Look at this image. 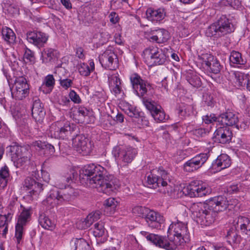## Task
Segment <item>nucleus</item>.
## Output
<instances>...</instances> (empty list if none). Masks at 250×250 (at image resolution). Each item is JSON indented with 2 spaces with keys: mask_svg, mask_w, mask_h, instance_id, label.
<instances>
[{
  "mask_svg": "<svg viewBox=\"0 0 250 250\" xmlns=\"http://www.w3.org/2000/svg\"><path fill=\"white\" fill-rule=\"evenodd\" d=\"M105 169L99 165L91 164L84 166L80 171V178L99 192L110 194L118 188V180L112 175L104 178Z\"/></svg>",
  "mask_w": 250,
  "mask_h": 250,
  "instance_id": "obj_1",
  "label": "nucleus"
},
{
  "mask_svg": "<svg viewBox=\"0 0 250 250\" xmlns=\"http://www.w3.org/2000/svg\"><path fill=\"white\" fill-rule=\"evenodd\" d=\"M169 181L168 173L162 167L153 170L147 177V183L149 188L156 189L163 193L171 191V187L167 184Z\"/></svg>",
  "mask_w": 250,
  "mask_h": 250,
  "instance_id": "obj_2",
  "label": "nucleus"
},
{
  "mask_svg": "<svg viewBox=\"0 0 250 250\" xmlns=\"http://www.w3.org/2000/svg\"><path fill=\"white\" fill-rule=\"evenodd\" d=\"M193 217L197 223L208 226L215 221L217 212L206 203H194L191 208Z\"/></svg>",
  "mask_w": 250,
  "mask_h": 250,
  "instance_id": "obj_3",
  "label": "nucleus"
},
{
  "mask_svg": "<svg viewBox=\"0 0 250 250\" xmlns=\"http://www.w3.org/2000/svg\"><path fill=\"white\" fill-rule=\"evenodd\" d=\"M234 29L231 20L222 15L208 28L206 34L208 37L218 38L231 33Z\"/></svg>",
  "mask_w": 250,
  "mask_h": 250,
  "instance_id": "obj_4",
  "label": "nucleus"
},
{
  "mask_svg": "<svg viewBox=\"0 0 250 250\" xmlns=\"http://www.w3.org/2000/svg\"><path fill=\"white\" fill-rule=\"evenodd\" d=\"M167 233V236L170 241L174 242L177 247L189 240L187 223L178 220L170 225Z\"/></svg>",
  "mask_w": 250,
  "mask_h": 250,
  "instance_id": "obj_5",
  "label": "nucleus"
},
{
  "mask_svg": "<svg viewBox=\"0 0 250 250\" xmlns=\"http://www.w3.org/2000/svg\"><path fill=\"white\" fill-rule=\"evenodd\" d=\"M75 189L68 187L64 189L59 191L52 189L49 192L45 200L42 203L44 205L54 206V204H59L64 201H68L75 196Z\"/></svg>",
  "mask_w": 250,
  "mask_h": 250,
  "instance_id": "obj_6",
  "label": "nucleus"
},
{
  "mask_svg": "<svg viewBox=\"0 0 250 250\" xmlns=\"http://www.w3.org/2000/svg\"><path fill=\"white\" fill-rule=\"evenodd\" d=\"M75 127V125L68 122H57L51 125L49 133L52 138L65 139L71 135Z\"/></svg>",
  "mask_w": 250,
  "mask_h": 250,
  "instance_id": "obj_7",
  "label": "nucleus"
},
{
  "mask_svg": "<svg viewBox=\"0 0 250 250\" xmlns=\"http://www.w3.org/2000/svg\"><path fill=\"white\" fill-rule=\"evenodd\" d=\"M145 62L148 66L162 65L165 63L167 56L162 50L156 46H150L143 52Z\"/></svg>",
  "mask_w": 250,
  "mask_h": 250,
  "instance_id": "obj_8",
  "label": "nucleus"
},
{
  "mask_svg": "<svg viewBox=\"0 0 250 250\" xmlns=\"http://www.w3.org/2000/svg\"><path fill=\"white\" fill-rule=\"evenodd\" d=\"M198 60L202 67L208 72L217 74L222 69L219 61L210 54H201L198 56Z\"/></svg>",
  "mask_w": 250,
  "mask_h": 250,
  "instance_id": "obj_9",
  "label": "nucleus"
},
{
  "mask_svg": "<svg viewBox=\"0 0 250 250\" xmlns=\"http://www.w3.org/2000/svg\"><path fill=\"white\" fill-rule=\"evenodd\" d=\"M112 153L115 158H118L126 165L133 161L137 151L135 148L130 146H117L113 148Z\"/></svg>",
  "mask_w": 250,
  "mask_h": 250,
  "instance_id": "obj_10",
  "label": "nucleus"
},
{
  "mask_svg": "<svg viewBox=\"0 0 250 250\" xmlns=\"http://www.w3.org/2000/svg\"><path fill=\"white\" fill-rule=\"evenodd\" d=\"M12 159L17 167H22L29 160L30 152L27 147L18 145L11 146Z\"/></svg>",
  "mask_w": 250,
  "mask_h": 250,
  "instance_id": "obj_11",
  "label": "nucleus"
},
{
  "mask_svg": "<svg viewBox=\"0 0 250 250\" xmlns=\"http://www.w3.org/2000/svg\"><path fill=\"white\" fill-rule=\"evenodd\" d=\"M183 193L190 197H202L210 192V188L200 181H192L188 185L185 187Z\"/></svg>",
  "mask_w": 250,
  "mask_h": 250,
  "instance_id": "obj_12",
  "label": "nucleus"
},
{
  "mask_svg": "<svg viewBox=\"0 0 250 250\" xmlns=\"http://www.w3.org/2000/svg\"><path fill=\"white\" fill-rule=\"evenodd\" d=\"M72 145L78 153L83 155H88L93 149V144L91 142L82 134L76 135L73 138Z\"/></svg>",
  "mask_w": 250,
  "mask_h": 250,
  "instance_id": "obj_13",
  "label": "nucleus"
},
{
  "mask_svg": "<svg viewBox=\"0 0 250 250\" xmlns=\"http://www.w3.org/2000/svg\"><path fill=\"white\" fill-rule=\"evenodd\" d=\"M236 202L237 200L235 199L229 201L226 197L218 196L209 199L206 204L218 213L224 211L227 208L231 209L233 207V203Z\"/></svg>",
  "mask_w": 250,
  "mask_h": 250,
  "instance_id": "obj_14",
  "label": "nucleus"
},
{
  "mask_svg": "<svg viewBox=\"0 0 250 250\" xmlns=\"http://www.w3.org/2000/svg\"><path fill=\"white\" fill-rule=\"evenodd\" d=\"M14 85L15 88L12 91V96L13 98L17 100H21L28 96L29 86L24 77L16 78Z\"/></svg>",
  "mask_w": 250,
  "mask_h": 250,
  "instance_id": "obj_15",
  "label": "nucleus"
},
{
  "mask_svg": "<svg viewBox=\"0 0 250 250\" xmlns=\"http://www.w3.org/2000/svg\"><path fill=\"white\" fill-rule=\"evenodd\" d=\"M99 61L103 67L110 70H115L118 66L117 55L111 48H108L99 56Z\"/></svg>",
  "mask_w": 250,
  "mask_h": 250,
  "instance_id": "obj_16",
  "label": "nucleus"
},
{
  "mask_svg": "<svg viewBox=\"0 0 250 250\" xmlns=\"http://www.w3.org/2000/svg\"><path fill=\"white\" fill-rule=\"evenodd\" d=\"M143 102L146 108L157 122H165L167 120L166 115L162 107L154 101L143 98Z\"/></svg>",
  "mask_w": 250,
  "mask_h": 250,
  "instance_id": "obj_17",
  "label": "nucleus"
},
{
  "mask_svg": "<svg viewBox=\"0 0 250 250\" xmlns=\"http://www.w3.org/2000/svg\"><path fill=\"white\" fill-rule=\"evenodd\" d=\"M130 80L134 93L139 97H143L150 87L149 83L142 79L137 73L132 74L130 77Z\"/></svg>",
  "mask_w": 250,
  "mask_h": 250,
  "instance_id": "obj_18",
  "label": "nucleus"
},
{
  "mask_svg": "<svg viewBox=\"0 0 250 250\" xmlns=\"http://www.w3.org/2000/svg\"><path fill=\"white\" fill-rule=\"evenodd\" d=\"M146 239L157 247L165 249L167 250H174L177 246L174 242L167 240L165 236L150 233L147 235Z\"/></svg>",
  "mask_w": 250,
  "mask_h": 250,
  "instance_id": "obj_19",
  "label": "nucleus"
},
{
  "mask_svg": "<svg viewBox=\"0 0 250 250\" xmlns=\"http://www.w3.org/2000/svg\"><path fill=\"white\" fill-rule=\"evenodd\" d=\"M207 153H200L186 162L184 169L187 172H192L200 168L208 159Z\"/></svg>",
  "mask_w": 250,
  "mask_h": 250,
  "instance_id": "obj_20",
  "label": "nucleus"
},
{
  "mask_svg": "<svg viewBox=\"0 0 250 250\" xmlns=\"http://www.w3.org/2000/svg\"><path fill=\"white\" fill-rule=\"evenodd\" d=\"M48 39V36L41 31L29 32L27 33L28 41L39 48L44 46Z\"/></svg>",
  "mask_w": 250,
  "mask_h": 250,
  "instance_id": "obj_21",
  "label": "nucleus"
},
{
  "mask_svg": "<svg viewBox=\"0 0 250 250\" xmlns=\"http://www.w3.org/2000/svg\"><path fill=\"white\" fill-rule=\"evenodd\" d=\"M145 218L149 227L157 229H161L165 221L163 216L149 209Z\"/></svg>",
  "mask_w": 250,
  "mask_h": 250,
  "instance_id": "obj_22",
  "label": "nucleus"
},
{
  "mask_svg": "<svg viewBox=\"0 0 250 250\" xmlns=\"http://www.w3.org/2000/svg\"><path fill=\"white\" fill-rule=\"evenodd\" d=\"M45 115V111L41 100L38 98L33 99L32 107V116L35 121L41 123L43 122Z\"/></svg>",
  "mask_w": 250,
  "mask_h": 250,
  "instance_id": "obj_23",
  "label": "nucleus"
},
{
  "mask_svg": "<svg viewBox=\"0 0 250 250\" xmlns=\"http://www.w3.org/2000/svg\"><path fill=\"white\" fill-rule=\"evenodd\" d=\"M230 165V157L226 154H222L213 161L210 169L213 170V172H216L229 167Z\"/></svg>",
  "mask_w": 250,
  "mask_h": 250,
  "instance_id": "obj_24",
  "label": "nucleus"
},
{
  "mask_svg": "<svg viewBox=\"0 0 250 250\" xmlns=\"http://www.w3.org/2000/svg\"><path fill=\"white\" fill-rule=\"evenodd\" d=\"M23 187L26 188V190H29L28 193L31 196L39 195L43 190L42 184L29 177L25 179Z\"/></svg>",
  "mask_w": 250,
  "mask_h": 250,
  "instance_id": "obj_25",
  "label": "nucleus"
},
{
  "mask_svg": "<svg viewBox=\"0 0 250 250\" xmlns=\"http://www.w3.org/2000/svg\"><path fill=\"white\" fill-rule=\"evenodd\" d=\"M168 31L164 28H159L150 32L149 39L155 42L161 44L165 43L170 39Z\"/></svg>",
  "mask_w": 250,
  "mask_h": 250,
  "instance_id": "obj_26",
  "label": "nucleus"
},
{
  "mask_svg": "<svg viewBox=\"0 0 250 250\" xmlns=\"http://www.w3.org/2000/svg\"><path fill=\"white\" fill-rule=\"evenodd\" d=\"M166 11L164 8H154L149 7L146 12V19L152 22H157L163 20L166 16Z\"/></svg>",
  "mask_w": 250,
  "mask_h": 250,
  "instance_id": "obj_27",
  "label": "nucleus"
},
{
  "mask_svg": "<svg viewBox=\"0 0 250 250\" xmlns=\"http://www.w3.org/2000/svg\"><path fill=\"white\" fill-rule=\"evenodd\" d=\"M214 135L215 139L220 143L226 144L230 141L232 133L229 127L222 126L216 130Z\"/></svg>",
  "mask_w": 250,
  "mask_h": 250,
  "instance_id": "obj_28",
  "label": "nucleus"
},
{
  "mask_svg": "<svg viewBox=\"0 0 250 250\" xmlns=\"http://www.w3.org/2000/svg\"><path fill=\"white\" fill-rule=\"evenodd\" d=\"M218 121L227 126L235 125L238 121L237 116L232 112H226L221 114Z\"/></svg>",
  "mask_w": 250,
  "mask_h": 250,
  "instance_id": "obj_29",
  "label": "nucleus"
},
{
  "mask_svg": "<svg viewBox=\"0 0 250 250\" xmlns=\"http://www.w3.org/2000/svg\"><path fill=\"white\" fill-rule=\"evenodd\" d=\"M72 250H91L88 242L83 238H73L70 242Z\"/></svg>",
  "mask_w": 250,
  "mask_h": 250,
  "instance_id": "obj_30",
  "label": "nucleus"
},
{
  "mask_svg": "<svg viewBox=\"0 0 250 250\" xmlns=\"http://www.w3.org/2000/svg\"><path fill=\"white\" fill-rule=\"evenodd\" d=\"M59 53L57 50L47 48L42 52V62L45 63L56 61L59 57Z\"/></svg>",
  "mask_w": 250,
  "mask_h": 250,
  "instance_id": "obj_31",
  "label": "nucleus"
},
{
  "mask_svg": "<svg viewBox=\"0 0 250 250\" xmlns=\"http://www.w3.org/2000/svg\"><path fill=\"white\" fill-rule=\"evenodd\" d=\"M237 227L240 228L243 234L248 236H250V220L247 217L239 216L236 222Z\"/></svg>",
  "mask_w": 250,
  "mask_h": 250,
  "instance_id": "obj_32",
  "label": "nucleus"
},
{
  "mask_svg": "<svg viewBox=\"0 0 250 250\" xmlns=\"http://www.w3.org/2000/svg\"><path fill=\"white\" fill-rule=\"evenodd\" d=\"M55 85V80L52 75L46 76L40 87V90L45 94L50 93Z\"/></svg>",
  "mask_w": 250,
  "mask_h": 250,
  "instance_id": "obj_33",
  "label": "nucleus"
},
{
  "mask_svg": "<svg viewBox=\"0 0 250 250\" xmlns=\"http://www.w3.org/2000/svg\"><path fill=\"white\" fill-rule=\"evenodd\" d=\"M101 213L99 211H96L89 213L82 223L81 229H86L89 228L93 222L97 221L100 218ZM80 228V227H79Z\"/></svg>",
  "mask_w": 250,
  "mask_h": 250,
  "instance_id": "obj_34",
  "label": "nucleus"
},
{
  "mask_svg": "<svg viewBox=\"0 0 250 250\" xmlns=\"http://www.w3.org/2000/svg\"><path fill=\"white\" fill-rule=\"evenodd\" d=\"M39 223L44 229L52 230L55 228L56 225L47 216L42 214L39 217Z\"/></svg>",
  "mask_w": 250,
  "mask_h": 250,
  "instance_id": "obj_35",
  "label": "nucleus"
},
{
  "mask_svg": "<svg viewBox=\"0 0 250 250\" xmlns=\"http://www.w3.org/2000/svg\"><path fill=\"white\" fill-rule=\"evenodd\" d=\"M95 64L93 61L90 60L89 65L83 63L81 64L79 67L78 70L80 74L83 76H87L90 73L94 70Z\"/></svg>",
  "mask_w": 250,
  "mask_h": 250,
  "instance_id": "obj_36",
  "label": "nucleus"
},
{
  "mask_svg": "<svg viewBox=\"0 0 250 250\" xmlns=\"http://www.w3.org/2000/svg\"><path fill=\"white\" fill-rule=\"evenodd\" d=\"M1 34L4 40L7 43L11 44L15 42L16 35L13 30L7 27L2 28Z\"/></svg>",
  "mask_w": 250,
  "mask_h": 250,
  "instance_id": "obj_37",
  "label": "nucleus"
},
{
  "mask_svg": "<svg viewBox=\"0 0 250 250\" xmlns=\"http://www.w3.org/2000/svg\"><path fill=\"white\" fill-rule=\"evenodd\" d=\"M9 175L8 167L6 166L2 167L0 170V188H4L6 186Z\"/></svg>",
  "mask_w": 250,
  "mask_h": 250,
  "instance_id": "obj_38",
  "label": "nucleus"
},
{
  "mask_svg": "<svg viewBox=\"0 0 250 250\" xmlns=\"http://www.w3.org/2000/svg\"><path fill=\"white\" fill-rule=\"evenodd\" d=\"M31 210V208L30 207L28 208H23L18 219L17 224L22 226L25 225L30 219Z\"/></svg>",
  "mask_w": 250,
  "mask_h": 250,
  "instance_id": "obj_39",
  "label": "nucleus"
},
{
  "mask_svg": "<svg viewBox=\"0 0 250 250\" xmlns=\"http://www.w3.org/2000/svg\"><path fill=\"white\" fill-rule=\"evenodd\" d=\"M229 59L231 64L243 65L246 62L242 58L241 54L235 51H233L231 52Z\"/></svg>",
  "mask_w": 250,
  "mask_h": 250,
  "instance_id": "obj_40",
  "label": "nucleus"
},
{
  "mask_svg": "<svg viewBox=\"0 0 250 250\" xmlns=\"http://www.w3.org/2000/svg\"><path fill=\"white\" fill-rule=\"evenodd\" d=\"M104 232L105 229L103 222H99L94 224L93 233L96 237H102L104 234Z\"/></svg>",
  "mask_w": 250,
  "mask_h": 250,
  "instance_id": "obj_41",
  "label": "nucleus"
},
{
  "mask_svg": "<svg viewBox=\"0 0 250 250\" xmlns=\"http://www.w3.org/2000/svg\"><path fill=\"white\" fill-rule=\"evenodd\" d=\"M107 78L109 87L122 82L117 72L109 73L107 74Z\"/></svg>",
  "mask_w": 250,
  "mask_h": 250,
  "instance_id": "obj_42",
  "label": "nucleus"
},
{
  "mask_svg": "<svg viewBox=\"0 0 250 250\" xmlns=\"http://www.w3.org/2000/svg\"><path fill=\"white\" fill-rule=\"evenodd\" d=\"M148 208L142 206H136L132 209L134 214L140 217L145 218Z\"/></svg>",
  "mask_w": 250,
  "mask_h": 250,
  "instance_id": "obj_43",
  "label": "nucleus"
},
{
  "mask_svg": "<svg viewBox=\"0 0 250 250\" xmlns=\"http://www.w3.org/2000/svg\"><path fill=\"white\" fill-rule=\"evenodd\" d=\"M226 237L228 241L231 243H235L237 241L238 235L235 228H231L227 232Z\"/></svg>",
  "mask_w": 250,
  "mask_h": 250,
  "instance_id": "obj_44",
  "label": "nucleus"
},
{
  "mask_svg": "<svg viewBox=\"0 0 250 250\" xmlns=\"http://www.w3.org/2000/svg\"><path fill=\"white\" fill-rule=\"evenodd\" d=\"M202 103L208 106H213L214 101L211 94L208 92L204 93L203 95Z\"/></svg>",
  "mask_w": 250,
  "mask_h": 250,
  "instance_id": "obj_45",
  "label": "nucleus"
},
{
  "mask_svg": "<svg viewBox=\"0 0 250 250\" xmlns=\"http://www.w3.org/2000/svg\"><path fill=\"white\" fill-rule=\"evenodd\" d=\"M235 76L240 86L244 85L248 83L249 78H247V76L245 74L237 72L235 73Z\"/></svg>",
  "mask_w": 250,
  "mask_h": 250,
  "instance_id": "obj_46",
  "label": "nucleus"
},
{
  "mask_svg": "<svg viewBox=\"0 0 250 250\" xmlns=\"http://www.w3.org/2000/svg\"><path fill=\"white\" fill-rule=\"evenodd\" d=\"M191 133L195 136L200 138L205 137L209 133V131L208 129L204 128H199L193 129L191 131Z\"/></svg>",
  "mask_w": 250,
  "mask_h": 250,
  "instance_id": "obj_47",
  "label": "nucleus"
},
{
  "mask_svg": "<svg viewBox=\"0 0 250 250\" xmlns=\"http://www.w3.org/2000/svg\"><path fill=\"white\" fill-rule=\"evenodd\" d=\"M23 226L17 224L15 230V237L19 244L22 238Z\"/></svg>",
  "mask_w": 250,
  "mask_h": 250,
  "instance_id": "obj_48",
  "label": "nucleus"
},
{
  "mask_svg": "<svg viewBox=\"0 0 250 250\" xmlns=\"http://www.w3.org/2000/svg\"><path fill=\"white\" fill-rule=\"evenodd\" d=\"M111 92L116 96L123 92L122 86V82L115 84L113 85L109 86Z\"/></svg>",
  "mask_w": 250,
  "mask_h": 250,
  "instance_id": "obj_49",
  "label": "nucleus"
},
{
  "mask_svg": "<svg viewBox=\"0 0 250 250\" xmlns=\"http://www.w3.org/2000/svg\"><path fill=\"white\" fill-rule=\"evenodd\" d=\"M189 83L194 87H199L201 85L200 78L196 75H192L191 78L188 79Z\"/></svg>",
  "mask_w": 250,
  "mask_h": 250,
  "instance_id": "obj_50",
  "label": "nucleus"
},
{
  "mask_svg": "<svg viewBox=\"0 0 250 250\" xmlns=\"http://www.w3.org/2000/svg\"><path fill=\"white\" fill-rule=\"evenodd\" d=\"M125 113L131 117L137 118L140 116V113L131 105H129L126 109Z\"/></svg>",
  "mask_w": 250,
  "mask_h": 250,
  "instance_id": "obj_51",
  "label": "nucleus"
},
{
  "mask_svg": "<svg viewBox=\"0 0 250 250\" xmlns=\"http://www.w3.org/2000/svg\"><path fill=\"white\" fill-rule=\"evenodd\" d=\"M78 174L75 173L74 170L71 171V174L69 176H62V180H65V182L69 184L73 183L76 179Z\"/></svg>",
  "mask_w": 250,
  "mask_h": 250,
  "instance_id": "obj_52",
  "label": "nucleus"
},
{
  "mask_svg": "<svg viewBox=\"0 0 250 250\" xmlns=\"http://www.w3.org/2000/svg\"><path fill=\"white\" fill-rule=\"evenodd\" d=\"M117 203V201L114 198H109L105 201L104 205L107 209L110 208L114 210L116 207Z\"/></svg>",
  "mask_w": 250,
  "mask_h": 250,
  "instance_id": "obj_53",
  "label": "nucleus"
},
{
  "mask_svg": "<svg viewBox=\"0 0 250 250\" xmlns=\"http://www.w3.org/2000/svg\"><path fill=\"white\" fill-rule=\"evenodd\" d=\"M223 3L226 5H229L234 9H237L241 5V2L239 0H225Z\"/></svg>",
  "mask_w": 250,
  "mask_h": 250,
  "instance_id": "obj_54",
  "label": "nucleus"
},
{
  "mask_svg": "<svg viewBox=\"0 0 250 250\" xmlns=\"http://www.w3.org/2000/svg\"><path fill=\"white\" fill-rule=\"evenodd\" d=\"M218 118L214 114L207 115L203 117V120L205 124H209L216 122Z\"/></svg>",
  "mask_w": 250,
  "mask_h": 250,
  "instance_id": "obj_55",
  "label": "nucleus"
},
{
  "mask_svg": "<svg viewBox=\"0 0 250 250\" xmlns=\"http://www.w3.org/2000/svg\"><path fill=\"white\" fill-rule=\"evenodd\" d=\"M61 85L65 89L70 87L72 84V81L69 79H59Z\"/></svg>",
  "mask_w": 250,
  "mask_h": 250,
  "instance_id": "obj_56",
  "label": "nucleus"
},
{
  "mask_svg": "<svg viewBox=\"0 0 250 250\" xmlns=\"http://www.w3.org/2000/svg\"><path fill=\"white\" fill-rule=\"evenodd\" d=\"M250 126V121L248 119L243 120V121L240 122L239 125H236V126L242 130H245L249 128Z\"/></svg>",
  "mask_w": 250,
  "mask_h": 250,
  "instance_id": "obj_57",
  "label": "nucleus"
},
{
  "mask_svg": "<svg viewBox=\"0 0 250 250\" xmlns=\"http://www.w3.org/2000/svg\"><path fill=\"white\" fill-rule=\"evenodd\" d=\"M55 74L58 75L59 79L65 78V74L66 73V70L62 67H57L55 70Z\"/></svg>",
  "mask_w": 250,
  "mask_h": 250,
  "instance_id": "obj_58",
  "label": "nucleus"
},
{
  "mask_svg": "<svg viewBox=\"0 0 250 250\" xmlns=\"http://www.w3.org/2000/svg\"><path fill=\"white\" fill-rule=\"evenodd\" d=\"M69 96L71 101L75 103L79 104L81 102L79 96L74 90L70 91Z\"/></svg>",
  "mask_w": 250,
  "mask_h": 250,
  "instance_id": "obj_59",
  "label": "nucleus"
},
{
  "mask_svg": "<svg viewBox=\"0 0 250 250\" xmlns=\"http://www.w3.org/2000/svg\"><path fill=\"white\" fill-rule=\"evenodd\" d=\"M109 21L112 24H116L119 21L118 15L115 12H112L109 15Z\"/></svg>",
  "mask_w": 250,
  "mask_h": 250,
  "instance_id": "obj_60",
  "label": "nucleus"
},
{
  "mask_svg": "<svg viewBox=\"0 0 250 250\" xmlns=\"http://www.w3.org/2000/svg\"><path fill=\"white\" fill-rule=\"evenodd\" d=\"M43 149H44L46 153H48L50 155H52L55 152L54 147L49 144H45Z\"/></svg>",
  "mask_w": 250,
  "mask_h": 250,
  "instance_id": "obj_61",
  "label": "nucleus"
},
{
  "mask_svg": "<svg viewBox=\"0 0 250 250\" xmlns=\"http://www.w3.org/2000/svg\"><path fill=\"white\" fill-rule=\"evenodd\" d=\"M24 58L30 61H32L34 60V53L31 50L26 48Z\"/></svg>",
  "mask_w": 250,
  "mask_h": 250,
  "instance_id": "obj_62",
  "label": "nucleus"
},
{
  "mask_svg": "<svg viewBox=\"0 0 250 250\" xmlns=\"http://www.w3.org/2000/svg\"><path fill=\"white\" fill-rule=\"evenodd\" d=\"M191 109L192 107L190 106H188L186 108L181 107L179 110V113L183 116L189 115L191 112Z\"/></svg>",
  "mask_w": 250,
  "mask_h": 250,
  "instance_id": "obj_63",
  "label": "nucleus"
},
{
  "mask_svg": "<svg viewBox=\"0 0 250 250\" xmlns=\"http://www.w3.org/2000/svg\"><path fill=\"white\" fill-rule=\"evenodd\" d=\"M137 118L138 119V123L141 124L143 127L147 126L149 125V121L145 117H142L140 116Z\"/></svg>",
  "mask_w": 250,
  "mask_h": 250,
  "instance_id": "obj_64",
  "label": "nucleus"
}]
</instances>
